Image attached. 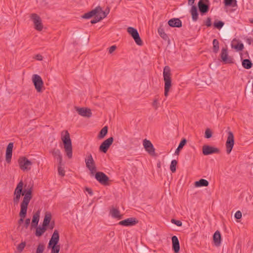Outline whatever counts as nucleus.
I'll use <instances>...</instances> for the list:
<instances>
[{
    "label": "nucleus",
    "mask_w": 253,
    "mask_h": 253,
    "mask_svg": "<svg viewBox=\"0 0 253 253\" xmlns=\"http://www.w3.org/2000/svg\"><path fill=\"white\" fill-rule=\"evenodd\" d=\"M24 183L22 180H21L17 185L14 191L13 201L15 205H17L19 202L21 196H24L23 200L20 204V208H22V204L28 207V205L32 198L33 187L28 186L27 188L26 185L23 189Z\"/></svg>",
    "instance_id": "obj_1"
},
{
    "label": "nucleus",
    "mask_w": 253,
    "mask_h": 253,
    "mask_svg": "<svg viewBox=\"0 0 253 253\" xmlns=\"http://www.w3.org/2000/svg\"><path fill=\"white\" fill-rule=\"evenodd\" d=\"M65 132V134L62 136V140L63 143L65 152L69 159L72 157V142L70 137V134L67 130L62 132Z\"/></svg>",
    "instance_id": "obj_2"
},
{
    "label": "nucleus",
    "mask_w": 253,
    "mask_h": 253,
    "mask_svg": "<svg viewBox=\"0 0 253 253\" xmlns=\"http://www.w3.org/2000/svg\"><path fill=\"white\" fill-rule=\"evenodd\" d=\"M163 76L165 82L164 95L166 97H167L169 94V89L171 86L170 69L168 66H165L164 69Z\"/></svg>",
    "instance_id": "obj_3"
},
{
    "label": "nucleus",
    "mask_w": 253,
    "mask_h": 253,
    "mask_svg": "<svg viewBox=\"0 0 253 253\" xmlns=\"http://www.w3.org/2000/svg\"><path fill=\"white\" fill-rule=\"evenodd\" d=\"M85 163L86 168L90 171L91 176H93L97 170L95 162L91 154H88L85 158Z\"/></svg>",
    "instance_id": "obj_4"
},
{
    "label": "nucleus",
    "mask_w": 253,
    "mask_h": 253,
    "mask_svg": "<svg viewBox=\"0 0 253 253\" xmlns=\"http://www.w3.org/2000/svg\"><path fill=\"white\" fill-rule=\"evenodd\" d=\"M32 80L37 92H42L43 87V82L41 76L37 74H34L32 76Z\"/></svg>",
    "instance_id": "obj_5"
},
{
    "label": "nucleus",
    "mask_w": 253,
    "mask_h": 253,
    "mask_svg": "<svg viewBox=\"0 0 253 253\" xmlns=\"http://www.w3.org/2000/svg\"><path fill=\"white\" fill-rule=\"evenodd\" d=\"M209 0H200L198 3L199 12L202 15H205L209 10Z\"/></svg>",
    "instance_id": "obj_6"
},
{
    "label": "nucleus",
    "mask_w": 253,
    "mask_h": 253,
    "mask_svg": "<svg viewBox=\"0 0 253 253\" xmlns=\"http://www.w3.org/2000/svg\"><path fill=\"white\" fill-rule=\"evenodd\" d=\"M127 32L131 35L137 45H142L143 44V42L136 29L129 27L127 29Z\"/></svg>",
    "instance_id": "obj_7"
},
{
    "label": "nucleus",
    "mask_w": 253,
    "mask_h": 253,
    "mask_svg": "<svg viewBox=\"0 0 253 253\" xmlns=\"http://www.w3.org/2000/svg\"><path fill=\"white\" fill-rule=\"evenodd\" d=\"M95 179L103 185H108L109 178L104 172L98 171L95 173L94 176Z\"/></svg>",
    "instance_id": "obj_8"
},
{
    "label": "nucleus",
    "mask_w": 253,
    "mask_h": 253,
    "mask_svg": "<svg viewBox=\"0 0 253 253\" xmlns=\"http://www.w3.org/2000/svg\"><path fill=\"white\" fill-rule=\"evenodd\" d=\"M30 17L34 24L35 29L41 31L43 29V25L41 17L36 13H32Z\"/></svg>",
    "instance_id": "obj_9"
},
{
    "label": "nucleus",
    "mask_w": 253,
    "mask_h": 253,
    "mask_svg": "<svg viewBox=\"0 0 253 253\" xmlns=\"http://www.w3.org/2000/svg\"><path fill=\"white\" fill-rule=\"evenodd\" d=\"M234 145V137L232 132L229 131L228 132V137L225 143L226 148V152L229 154Z\"/></svg>",
    "instance_id": "obj_10"
},
{
    "label": "nucleus",
    "mask_w": 253,
    "mask_h": 253,
    "mask_svg": "<svg viewBox=\"0 0 253 253\" xmlns=\"http://www.w3.org/2000/svg\"><path fill=\"white\" fill-rule=\"evenodd\" d=\"M20 168L23 170H29L32 165V162L26 157H21L18 160Z\"/></svg>",
    "instance_id": "obj_11"
},
{
    "label": "nucleus",
    "mask_w": 253,
    "mask_h": 253,
    "mask_svg": "<svg viewBox=\"0 0 253 253\" xmlns=\"http://www.w3.org/2000/svg\"><path fill=\"white\" fill-rule=\"evenodd\" d=\"M203 154L205 155H209L213 154H218L220 150L218 148L208 145H204L202 147Z\"/></svg>",
    "instance_id": "obj_12"
},
{
    "label": "nucleus",
    "mask_w": 253,
    "mask_h": 253,
    "mask_svg": "<svg viewBox=\"0 0 253 253\" xmlns=\"http://www.w3.org/2000/svg\"><path fill=\"white\" fill-rule=\"evenodd\" d=\"M221 61L225 64L233 63V58L228 56L227 48H222L220 53Z\"/></svg>",
    "instance_id": "obj_13"
},
{
    "label": "nucleus",
    "mask_w": 253,
    "mask_h": 253,
    "mask_svg": "<svg viewBox=\"0 0 253 253\" xmlns=\"http://www.w3.org/2000/svg\"><path fill=\"white\" fill-rule=\"evenodd\" d=\"M114 140L113 137H110L104 141L99 146V150L104 153H106L109 148L112 144Z\"/></svg>",
    "instance_id": "obj_14"
},
{
    "label": "nucleus",
    "mask_w": 253,
    "mask_h": 253,
    "mask_svg": "<svg viewBox=\"0 0 253 253\" xmlns=\"http://www.w3.org/2000/svg\"><path fill=\"white\" fill-rule=\"evenodd\" d=\"M110 12L109 7H107L106 9L103 11L101 7V11L98 10L99 16H97L96 19H92L91 20L90 23L91 24H95L98 22L101 21L104 18L106 17Z\"/></svg>",
    "instance_id": "obj_15"
},
{
    "label": "nucleus",
    "mask_w": 253,
    "mask_h": 253,
    "mask_svg": "<svg viewBox=\"0 0 253 253\" xmlns=\"http://www.w3.org/2000/svg\"><path fill=\"white\" fill-rule=\"evenodd\" d=\"M138 223V220L134 217H129L119 222V224L124 226H132Z\"/></svg>",
    "instance_id": "obj_16"
},
{
    "label": "nucleus",
    "mask_w": 253,
    "mask_h": 253,
    "mask_svg": "<svg viewBox=\"0 0 253 253\" xmlns=\"http://www.w3.org/2000/svg\"><path fill=\"white\" fill-rule=\"evenodd\" d=\"M143 145L145 150L150 155H155V148L150 140L145 139L143 141Z\"/></svg>",
    "instance_id": "obj_17"
},
{
    "label": "nucleus",
    "mask_w": 253,
    "mask_h": 253,
    "mask_svg": "<svg viewBox=\"0 0 253 253\" xmlns=\"http://www.w3.org/2000/svg\"><path fill=\"white\" fill-rule=\"evenodd\" d=\"M28 207H26V206H24V204H22V208H20V211L19 213V216L20 218L18 220V224L19 225V227L23 223L24 221V218L26 216L27 211Z\"/></svg>",
    "instance_id": "obj_18"
},
{
    "label": "nucleus",
    "mask_w": 253,
    "mask_h": 253,
    "mask_svg": "<svg viewBox=\"0 0 253 253\" xmlns=\"http://www.w3.org/2000/svg\"><path fill=\"white\" fill-rule=\"evenodd\" d=\"M75 109L78 114L83 117L89 118L91 116L92 113L89 109L80 108L78 107H75Z\"/></svg>",
    "instance_id": "obj_19"
},
{
    "label": "nucleus",
    "mask_w": 253,
    "mask_h": 253,
    "mask_svg": "<svg viewBox=\"0 0 253 253\" xmlns=\"http://www.w3.org/2000/svg\"><path fill=\"white\" fill-rule=\"evenodd\" d=\"M59 241V234L57 230H55L51 239H50L48 245H57Z\"/></svg>",
    "instance_id": "obj_20"
},
{
    "label": "nucleus",
    "mask_w": 253,
    "mask_h": 253,
    "mask_svg": "<svg viewBox=\"0 0 253 253\" xmlns=\"http://www.w3.org/2000/svg\"><path fill=\"white\" fill-rule=\"evenodd\" d=\"M13 147V143L10 142L9 143L6 150V155H5V160L6 161L9 163L11 161V159L12 155V149Z\"/></svg>",
    "instance_id": "obj_21"
},
{
    "label": "nucleus",
    "mask_w": 253,
    "mask_h": 253,
    "mask_svg": "<svg viewBox=\"0 0 253 253\" xmlns=\"http://www.w3.org/2000/svg\"><path fill=\"white\" fill-rule=\"evenodd\" d=\"M172 249L174 253H178L180 250L179 242L176 236H173L171 238Z\"/></svg>",
    "instance_id": "obj_22"
},
{
    "label": "nucleus",
    "mask_w": 253,
    "mask_h": 253,
    "mask_svg": "<svg viewBox=\"0 0 253 253\" xmlns=\"http://www.w3.org/2000/svg\"><path fill=\"white\" fill-rule=\"evenodd\" d=\"M50 152L52 154L54 158L57 159L58 162V165H61L62 162V156L60 150L58 149L54 148L50 151Z\"/></svg>",
    "instance_id": "obj_23"
},
{
    "label": "nucleus",
    "mask_w": 253,
    "mask_h": 253,
    "mask_svg": "<svg viewBox=\"0 0 253 253\" xmlns=\"http://www.w3.org/2000/svg\"><path fill=\"white\" fill-rule=\"evenodd\" d=\"M40 211H38L34 214L31 224V229L35 228L37 227L40 220Z\"/></svg>",
    "instance_id": "obj_24"
},
{
    "label": "nucleus",
    "mask_w": 253,
    "mask_h": 253,
    "mask_svg": "<svg viewBox=\"0 0 253 253\" xmlns=\"http://www.w3.org/2000/svg\"><path fill=\"white\" fill-rule=\"evenodd\" d=\"M168 24L171 27L180 28L182 27V22L179 18H172L168 21Z\"/></svg>",
    "instance_id": "obj_25"
},
{
    "label": "nucleus",
    "mask_w": 253,
    "mask_h": 253,
    "mask_svg": "<svg viewBox=\"0 0 253 253\" xmlns=\"http://www.w3.org/2000/svg\"><path fill=\"white\" fill-rule=\"evenodd\" d=\"M110 214L113 218H118L119 219H121L123 218V215L120 214L119 210L114 208H113L110 210Z\"/></svg>",
    "instance_id": "obj_26"
},
{
    "label": "nucleus",
    "mask_w": 253,
    "mask_h": 253,
    "mask_svg": "<svg viewBox=\"0 0 253 253\" xmlns=\"http://www.w3.org/2000/svg\"><path fill=\"white\" fill-rule=\"evenodd\" d=\"M213 240L216 246H219L221 243V234L219 231H216L213 236Z\"/></svg>",
    "instance_id": "obj_27"
},
{
    "label": "nucleus",
    "mask_w": 253,
    "mask_h": 253,
    "mask_svg": "<svg viewBox=\"0 0 253 253\" xmlns=\"http://www.w3.org/2000/svg\"><path fill=\"white\" fill-rule=\"evenodd\" d=\"M192 5V6L190 10V12L192 15V18L194 21H196L198 19L197 8L195 5Z\"/></svg>",
    "instance_id": "obj_28"
},
{
    "label": "nucleus",
    "mask_w": 253,
    "mask_h": 253,
    "mask_svg": "<svg viewBox=\"0 0 253 253\" xmlns=\"http://www.w3.org/2000/svg\"><path fill=\"white\" fill-rule=\"evenodd\" d=\"M51 217L52 216L51 213L46 212L42 223V225L43 226L47 228V226L49 225L51 219Z\"/></svg>",
    "instance_id": "obj_29"
},
{
    "label": "nucleus",
    "mask_w": 253,
    "mask_h": 253,
    "mask_svg": "<svg viewBox=\"0 0 253 253\" xmlns=\"http://www.w3.org/2000/svg\"><path fill=\"white\" fill-rule=\"evenodd\" d=\"M36 230L35 232V235L37 237H41L47 230V227L43 226L42 227L39 226L37 227Z\"/></svg>",
    "instance_id": "obj_30"
},
{
    "label": "nucleus",
    "mask_w": 253,
    "mask_h": 253,
    "mask_svg": "<svg viewBox=\"0 0 253 253\" xmlns=\"http://www.w3.org/2000/svg\"><path fill=\"white\" fill-rule=\"evenodd\" d=\"M209 182L204 179H201L199 181H197L195 182V186L197 187H207L209 185Z\"/></svg>",
    "instance_id": "obj_31"
},
{
    "label": "nucleus",
    "mask_w": 253,
    "mask_h": 253,
    "mask_svg": "<svg viewBox=\"0 0 253 253\" xmlns=\"http://www.w3.org/2000/svg\"><path fill=\"white\" fill-rule=\"evenodd\" d=\"M242 65L243 67L246 69H250L253 66L252 61L248 59H243L242 61Z\"/></svg>",
    "instance_id": "obj_32"
},
{
    "label": "nucleus",
    "mask_w": 253,
    "mask_h": 253,
    "mask_svg": "<svg viewBox=\"0 0 253 253\" xmlns=\"http://www.w3.org/2000/svg\"><path fill=\"white\" fill-rule=\"evenodd\" d=\"M224 5L227 7H236L237 6V1L236 0H224Z\"/></svg>",
    "instance_id": "obj_33"
},
{
    "label": "nucleus",
    "mask_w": 253,
    "mask_h": 253,
    "mask_svg": "<svg viewBox=\"0 0 253 253\" xmlns=\"http://www.w3.org/2000/svg\"><path fill=\"white\" fill-rule=\"evenodd\" d=\"M187 142V140L185 138H183L180 142L179 144V145L177 148L176 149L175 154L176 155H178L179 153V151L183 148V146L186 144Z\"/></svg>",
    "instance_id": "obj_34"
},
{
    "label": "nucleus",
    "mask_w": 253,
    "mask_h": 253,
    "mask_svg": "<svg viewBox=\"0 0 253 253\" xmlns=\"http://www.w3.org/2000/svg\"><path fill=\"white\" fill-rule=\"evenodd\" d=\"M98 10H100L101 11V7L99 6H97L94 9H92V10L89 11V13L90 14L92 17L94 16L93 19H96L97 16H99Z\"/></svg>",
    "instance_id": "obj_35"
},
{
    "label": "nucleus",
    "mask_w": 253,
    "mask_h": 253,
    "mask_svg": "<svg viewBox=\"0 0 253 253\" xmlns=\"http://www.w3.org/2000/svg\"><path fill=\"white\" fill-rule=\"evenodd\" d=\"M158 33L159 35L161 36V37L164 39L165 41H169V38L167 34L165 33L164 30L160 27L158 29Z\"/></svg>",
    "instance_id": "obj_36"
},
{
    "label": "nucleus",
    "mask_w": 253,
    "mask_h": 253,
    "mask_svg": "<svg viewBox=\"0 0 253 253\" xmlns=\"http://www.w3.org/2000/svg\"><path fill=\"white\" fill-rule=\"evenodd\" d=\"M212 51L214 53H217L218 52L219 49L218 41L217 39H214L212 41Z\"/></svg>",
    "instance_id": "obj_37"
},
{
    "label": "nucleus",
    "mask_w": 253,
    "mask_h": 253,
    "mask_svg": "<svg viewBox=\"0 0 253 253\" xmlns=\"http://www.w3.org/2000/svg\"><path fill=\"white\" fill-rule=\"evenodd\" d=\"M48 249H51V251L50 253H59L60 249V246L59 245H51V246H49L48 245Z\"/></svg>",
    "instance_id": "obj_38"
},
{
    "label": "nucleus",
    "mask_w": 253,
    "mask_h": 253,
    "mask_svg": "<svg viewBox=\"0 0 253 253\" xmlns=\"http://www.w3.org/2000/svg\"><path fill=\"white\" fill-rule=\"evenodd\" d=\"M108 132V127L107 126H105L103 127L100 131L99 132L98 137L100 138H102L105 137V136L107 134Z\"/></svg>",
    "instance_id": "obj_39"
},
{
    "label": "nucleus",
    "mask_w": 253,
    "mask_h": 253,
    "mask_svg": "<svg viewBox=\"0 0 253 253\" xmlns=\"http://www.w3.org/2000/svg\"><path fill=\"white\" fill-rule=\"evenodd\" d=\"M224 24V23L222 21L215 20L213 23V26L217 29L220 30L223 27Z\"/></svg>",
    "instance_id": "obj_40"
},
{
    "label": "nucleus",
    "mask_w": 253,
    "mask_h": 253,
    "mask_svg": "<svg viewBox=\"0 0 253 253\" xmlns=\"http://www.w3.org/2000/svg\"><path fill=\"white\" fill-rule=\"evenodd\" d=\"M177 162L175 160H173L171 162L170 165V169L172 172H175L176 171V166L177 165Z\"/></svg>",
    "instance_id": "obj_41"
},
{
    "label": "nucleus",
    "mask_w": 253,
    "mask_h": 253,
    "mask_svg": "<svg viewBox=\"0 0 253 253\" xmlns=\"http://www.w3.org/2000/svg\"><path fill=\"white\" fill-rule=\"evenodd\" d=\"M44 250V246L43 244H39L36 253H42Z\"/></svg>",
    "instance_id": "obj_42"
},
{
    "label": "nucleus",
    "mask_w": 253,
    "mask_h": 253,
    "mask_svg": "<svg viewBox=\"0 0 253 253\" xmlns=\"http://www.w3.org/2000/svg\"><path fill=\"white\" fill-rule=\"evenodd\" d=\"M26 246V242H22L20 244H19L17 247V249L19 252H21L23 251V249Z\"/></svg>",
    "instance_id": "obj_43"
},
{
    "label": "nucleus",
    "mask_w": 253,
    "mask_h": 253,
    "mask_svg": "<svg viewBox=\"0 0 253 253\" xmlns=\"http://www.w3.org/2000/svg\"><path fill=\"white\" fill-rule=\"evenodd\" d=\"M58 172L59 175H61V176H64L65 175V170L64 168L61 167V165H58Z\"/></svg>",
    "instance_id": "obj_44"
},
{
    "label": "nucleus",
    "mask_w": 253,
    "mask_h": 253,
    "mask_svg": "<svg viewBox=\"0 0 253 253\" xmlns=\"http://www.w3.org/2000/svg\"><path fill=\"white\" fill-rule=\"evenodd\" d=\"M31 219L30 218H26L25 220V222L24 223L23 227L21 228V232H22V230H23V228H25V229H27L29 227Z\"/></svg>",
    "instance_id": "obj_45"
},
{
    "label": "nucleus",
    "mask_w": 253,
    "mask_h": 253,
    "mask_svg": "<svg viewBox=\"0 0 253 253\" xmlns=\"http://www.w3.org/2000/svg\"><path fill=\"white\" fill-rule=\"evenodd\" d=\"M212 136V132L210 128H207L205 131V137L210 138Z\"/></svg>",
    "instance_id": "obj_46"
},
{
    "label": "nucleus",
    "mask_w": 253,
    "mask_h": 253,
    "mask_svg": "<svg viewBox=\"0 0 253 253\" xmlns=\"http://www.w3.org/2000/svg\"><path fill=\"white\" fill-rule=\"evenodd\" d=\"M171 223L175 224L177 226H181L182 225V223L180 220L172 219L171 220Z\"/></svg>",
    "instance_id": "obj_47"
},
{
    "label": "nucleus",
    "mask_w": 253,
    "mask_h": 253,
    "mask_svg": "<svg viewBox=\"0 0 253 253\" xmlns=\"http://www.w3.org/2000/svg\"><path fill=\"white\" fill-rule=\"evenodd\" d=\"M235 48L239 51H241L244 48V45L242 43H238L235 46Z\"/></svg>",
    "instance_id": "obj_48"
},
{
    "label": "nucleus",
    "mask_w": 253,
    "mask_h": 253,
    "mask_svg": "<svg viewBox=\"0 0 253 253\" xmlns=\"http://www.w3.org/2000/svg\"><path fill=\"white\" fill-rule=\"evenodd\" d=\"M235 217L237 219H241L242 217V212L240 211H236V212L235 214Z\"/></svg>",
    "instance_id": "obj_49"
},
{
    "label": "nucleus",
    "mask_w": 253,
    "mask_h": 253,
    "mask_svg": "<svg viewBox=\"0 0 253 253\" xmlns=\"http://www.w3.org/2000/svg\"><path fill=\"white\" fill-rule=\"evenodd\" d=\"M205 25L208 27L211 26V19L210 17L207 18L205 22Z\"/></svg>",
    "instance_id": "obj_50"
},
{
    "label": "nucleus",
    "mask_w": 253,
    "mask_h": 253,
    "mask_svg": "<svg viewBox=\"0 0 253 253\" xmlns=\"http://www.w3.org/2000/svg\"><path fill=\"white\" fill-rule=\"evenodd\" d=\"M82 17L83 18H84V19H89V18H91V17H92L91 16L90 14V13H89V12H87V13H86L84 14L82 16Z\"/></svg>",
    "instance_id": "obj_51"
},
{
    "label": "nucleus",
    "mask_w": 253,
    "mask_h": 253,
    "mask_svg": "<svg viewBox=\"0 0 253 253\" xmlns=\"http://www.w3.org/2000/svg\"><path fill=\"white\" fill-rule=\"evenodd\" d=\"M117 48V47L116 45H112L110 47H109V53L110 54L112 53Z\"/></svg>",
    "instance_id": "obj_52"
},
{
    "label": "nucleus",
    "mask_w": 253,
    "mask_h": 253,
    "mask_svg": "<svg viewBox=\"0 0 253 253\" xmlns=\"http://www.w3.org/2000/svg\"><path fill=\"white\" fill-rule=\"evenodd\" d=\"M152 105L155 108V109H157V108H158L159 106H158V100L157 99H155L153 103H152Z\"/></svg>",
    "instance_id": "obj_53"
},
{
    "label": "nucleus",
    "mask_w": 253,
    "mask_h": 253,
    "mask_svg": "<svg viewBox=\"0 0 253 253\" xmlns=\"http://www.w3.org/2000/svg\"><path fill=\"white\" fill-rule=\"evenodd\" d=\"M85 191L88 193V194L90 195V196H92L93 194V191L92 190V189L90 188H88V187H86L85 188Z\"/></svg>",
    "instance_id": "obj_54"
},
{
    "label": "nucleus",
    "mask_w": 253,
    "mask_h": 253,
    "mask_svg": "<svg viewBox=\"0 0 253 253\" xmlns=\"http://www.w3.org/2000/svg\"><path fill=\"white\" fill-rule=\"evenodd\" d=\"M35 59H36L37 60L41 61L42 60V56L41 54H37L35 56Z\"/></svg>",
    "instance_id": "obj_55"
},
{
    "label": "nucleus",
    "mask_w": 253,
    "mask_h": 253,
    "mask_svg": "<svg viewBox=\"0 0 253 253\" xmlns=\"http://www.w3.org/2000/svg\"><path fill=\"white\" fill-rule=\"evenodd\" d=\"M195 0H188V3L189 5H192L194 4Z\"/></svg>",
    "instance_id": "obj_56"
},
{
    "label": "nucleus",
    "mask_w": 253,
    "mask_h": 253,
    "mask_svg": "<svg viewBox=\"0 0 253 253\" xmlns=\"http://www.w3.org/2000/svg\"><path fill=\"white\" fill-rule=\"evenodd\" d=\"M48 226L49 229H52L54 227V223H51L50 224H49Z\"/></svg>",
    "instance_id": "obj_57"
},
{
    "label": "nucleus",
    "mask_w": 253,
    "mask_h": 253,
    "mask_svg": "<svg viewBox=\"0 0 253 253\" xmlns=\"http://www.w3.org/2000/svg\"><path fill=\"white\" fill-rule=\"evenodd\" d=\"M157 167L158 168H160L161 167V163H160V162H159V163L157 164Z\"/></svg>",
    "instance_id": "obj_58"
},
{
    "label": "nucleus",
    "mask_w": 253,
    "mask_h": 253,
    "mask_svg": "<svg viewBox=\"0 0 253 253\" xmlns=\"http://www.w3.org/2000/svg\"><path fill=\"white\" fill-rule=\"evenodd\" d=\"M251 23H253V18L250 20Z\"/></svg>",
    "instance_id": "obj_59"
}]
</instances>
